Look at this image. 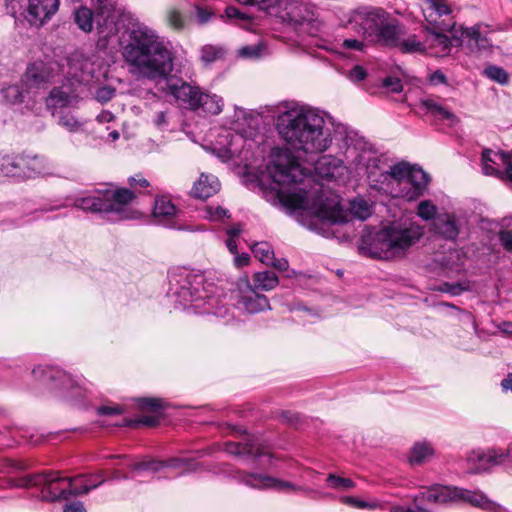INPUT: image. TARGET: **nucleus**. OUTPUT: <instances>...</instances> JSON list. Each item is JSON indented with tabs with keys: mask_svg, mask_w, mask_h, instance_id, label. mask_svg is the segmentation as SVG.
Returning <instances> with one entry per match:
<instances>
[{
	"mask_svg": "<svg viewBox=\"0 0 512 512\" xmlns=\"http://www.w3.org/2000/svg\"><path fill=\"white\" fill-rule=\"evenodd\" d=\"M159 418L157 416H142L137 420L130 421L128 425L132 427H137L139 425H145L149 427H154L158 424Z\"/></svg>",
	"mask_w": 512,
	"mask_h": 512,
	"instance_id": "obj_56",
	"label": "nucleus"
},
{
	"mask_svg": "<svg viewBox=\"0 0 512 512\" xmlns=\"http://www.w3.org/2000/svg\"><path fill=\"white\" fill-rule=\"evenodd\" d=\"M437 207L430 200H423L418 204L417 214L423 220L436 218Z\"/></svg>",
	"mask_w": 512,
	"mask_h": 512,
	"instance_id": "obj_46",
	"label": "nucleus"
},
{
	"mask_svg": "<svg viewBox=\"0 0 512 512\" xmlns=\"http://www.w3.org/2000/svg\"><path fill=\"white\" fill-rule=\"evenodd\" d=\"M57 123L70 133L84 131L85 121L78 119L71 111L60 110L57 115Z\"/></svg>",
	"mask_w": 512,
	"mask_h": 512,
	"instance_id": "obj_36",
	"label": "nucleus"
},
{
	"mask_svg": "<svg viewBox=\"0 0 512 512\" xmlns=\"http://www.w3.org/2000/svg\"><path fill=\"white\" fill-rule=\"evenodd\" d=\"M510 155V152H498L485 149L481 157L483 173L488 176L504 179V173L500 167L506 166L507 162H509Z\"/></svg>",
	"mask_w": 512,
	"mask_h": 512,
	"instance_id": "obj_28",
	"label": "nucleus"
},
{
	"mask_svg": "<svg viewBox=\"0 0 512 512\" xmlns=\"http://www.w3.org/2000/svg\"><path fill=\"white\" fill-rule=\"evenodd\" d=\"M124 412L119 405H102L97 408L98 415H120Z\"/></svg>",
	"mask_w": 512,
	"mask_h": 512,
	"instance_id": "obj_57",
	"label": "nucleus"
},
{
	"mask_svg": "<svg viewBox=\"0 0 512 512\" xmlns=\"http://www.w3.org/2000/svg\"><path fill=\"white\" fill-rule=\"evenodd\" d=\"M321 211L332 224L348 223L352 217L364 221L371 215V207L364 199H355L350 202L349 212L343 209L339 199L335 196V200L330 204H322Z\"/></svg>",
	"mask_w": 512,
	"mask_h": 512,
	"instance_id": "obj_17",
	"label": "nucleus"
},
{
	"mask_svg": "<svg viewBox=\"0 0 512 512\" xmlns=\"http://www.w3.org/2000/svg\"><path fill=\"white\" fill-rule=\"evenodd\" d=\"M461 39L471 51L487 54L491 51L492 41L487 37L486 32L481 31L479 25L463 28L460 27Z\"/></svg>",
	"mask_w": 512,
	"mask_h": 512,
	"instance_id": "obj_27",
	"label": "nucleus"
},
{
	"mask_svg": "<svg viewBox=\"0 0 512 512\" xmlns=\"http://www.w3.org/2000/svg\"><path fill=\"white\" fill-rule=\"evenodd\" d=\"M433 230L447 240H455L459 235L458 219L454 214H439L433 222Z\"/></svg>",
	"mask_w": 512,
	"mask_h": 512,
	"instance_id": "obj_31",
	"label": "nucleus"
},
{
	"mask_svg": "<svg viewBox=\"0 0 512 512\" xmlns=\"http://www.w3.org/2000/svg\"><path fill=\"white\" fill-rule=\"evenodd\" d=\"M240 4L255 6L293 30L299 36H315L321 23L313 6L299 0H236Z\"/></svg>",
	"mask_w": 512,
	"mask_h": 512,
	"instance_id": "obj_7",
	"label": "nucleus"
},
{
	"mask_svg": "<svg viewBox=\"0 0 512 512\" xmlns=\"http://www.w3.org/2000/svg\"><path fill=\"white\" fill-rule=\"evenodd\" d=\"M67 74L75 84H89L94 78L93 63L84 55L76 53L68 59Z\"/></svg>",
	"mask_w": 512,
	"mask_h": 512,
	"instance_id": "obj_23",
	"label": "nucleus"
},
{
	"mask_svg": "<svg viewBox=\"0 0 512 512\" xmlns=\"http://www.w3.org/2000/svg\"><path fill=\"white\" fill-rule=\"evenodd\" d=\"M468 462L477 464L473 473L487 471L494 466L507 463L512 468V444L505 449L491 448L485 451H473L468 457Z\"/></svg>",
	"mask_w": 512,
	"mask_h": 512,
	"instance_id": "obj_19",
	"label": "nucleus"
},
{
	"mask_svg": "<svg viewBox=\"0 0 512 512\" xmlns=\"http://www.w3.org/2000/svg\"><path fill=\"white\" fill-rule=\"evenodd\" d=\"M63 512H86V508L81 501H73L65 504Z\"/></svg>",
	"mask_w": 512,
	"mask_h": 512,
	"instance_id": "obj_62",
	"label": "nucleus"
},
{
	"mask_svg": "<svg viewBox=\"0 0 512 512\" xmlns=\"http://www.w3.org/2000/svg\"><path fill=\"white\" fill-rule=\"evenodd\" d=\"M115 95V89L104 86L97 89L95 98L100 103H106L110 101Z\"/></svg>",
	"mask_w": 512,
	"mask_h": 512,
	"instance_id": "obj_54",
	"label": "nucleus"
},
{
	"mask_svg": "<svg viewBox=\"0 0 512 512\" xmlns=\"http://www.w3.org/2000/svg\"><path fill=\"white\" fill-rule=\"evenodd\" d=\"M220 189L218 178L212 174L202 173L194 183L192 195L199 199H206L216 194Z\"/></svg>",
	"mask_w": 512,
	"mask_h": 512,
	"instance_id": "obj_32",
	"label": "nucleus"
},
{
	"mask_svg": "<svg viewBox=\"0 0 512 512\" xmlns=\"http://www.w3.org/2000/svg\"><path fill=\"white\" fill-rule=\"evenodd\" d=\"M356 136L360 137L356 133H347L342 140V144L339 146L340 153L343 156V159H339L333 155H323L319 157L314 165L315 173L318 177L333 180L343 174L344 170H349L350 172H354L358 176V172L354 169L348 162L345 156V151L348 147L346 141L348 137Z\"/></svg>",
	"mask_w": 512,
	"mask_h": 512,
	"instance_id": "obj_18",
	"label": "nucleus"
},
{
	"mask_svg": "<svg viewBox=\"0 0 512 512\" xmlns=\"http://www.w3.org/2000/svg\"><path fill=\"white\" fill-rule=\"evenodd\" d=\"M344 27L350 28L369 44L392 45L397 43L401 32L399 21L384 9L362 6L352 10Z\"/></svg>",
	"mask_w": 512,
	"mask_h": 512,
	"instance_id": "obj_6",
	"label": "nucleus"
},
{
	"mask_svg": "<svg viewBox=\"0 0 512 512\" xmlns=\"http://www.w3.org/2000/svg\"><path fill=\"white\" fill-rule=\"evenodd\" d=\"M128 182L132 187H136V186L147 187L149 185V182L145 178L141 177L140 175L130 177Z\"/></svg>",
	"mask_w": 512,
	"mask_h": 512,
	"instance_id": "obj_64",
	"label": "nucleus"
},
{
	"mask_svg": "<svg viewBox=\"0 0 512 512\" xmlns=\"http://www.w3.org/2000/svg\"><path fill=\"white\" fill-rule=\"evenodd\" d=\"M138 406L142 410L158 412L162 408V403L155 398H141L138 400Z\"/></svg>",
	"mask_w": 512,
	"mask_h": 512,
	"instance_id": "obj_52",
	"label": "nucleus"
},
{
	"mask_svg": "<svg viewBox=\"0 0 512 512\" xmlns=\"http://www.w3.org/2000/svg\"><path fill=\"white\" fill-rule=\"evenodd\" d=\"M164 461V469L169 468L178 470L180 474L194 472L198 469L199 464L193 458L187 457H170Z\"/></svg>",
	"mask_w": 512,
	"mask_h": 512,
	"instance_id": "obj_37",
	"label": "nucleus"
},
{
	"mask_svg": "<svg viewBox=\"0 0 512 512\" xmlns=\"http://www.w3.org/2000/svg\"><path fill=\"white\" fill-rule=\"evenodd\" d=\"M4 98L13 104L21 103L26 99L34 98L31 92L26 91V87L23 86L22 81L20 84L10 85L3 89Z\"/></svg>",
	"mask_w": 512,
	"mask_h": 512,
	"instance_id": "obj_39",
	"label": "nucleus"
},
{
	"mask_svg": "<svg viewBox=\"0 0 512 512\" xmlns=\"http://www.w3.org/2000/svg\"><path fill=\"white\" fill-rule=\"evenodd\" d=\"M103 481L98 484H86L83 487H78L74 484L73 478L61 477L58 472H41L19 478L15 486L21 488L41 487L43 499L56 501L68 499L70 496L88 494L91 490L100 486Z\"/></svg>",
	"mask_w": 512,
	"mask_h": 512,
	"instance_id": "obj_9",
	"label": "nucleus"
},
{
	"mask_svg": "<svg viewBox=\"0 0 512 512\" xmlns=\"http://www.w3.org/2000/svg\"><path fill=\"white\" fill-rule=\"evenodd\" d=\"M20 168L17 157L2 156L0 157V176L19 177Z\"/></svg>",
	"mask_w": 512,
	"mask_h": 512,
	"instance_id": "obj_41",
	"label": "nucleus"
},
{
	"mask_svg": "<svg viewBox=\"0 0 512 512\" xmlns=\"http://www.w3.org/2000/svg\"><path fill=\"white\" fill-rule=\"evenodd\" d=\"M235 306L248 313H258L269 308L267 297L258 292V290H236Z\"/></svg>",
	"mask_w": 512,
	"mask_h": 512,
	"instance_id": "obj_26",
	"label": "nucleus"
},
{
	"mask_svg": "<svg viewBox=\"0 0 512 512\" xmlns=\"http://www.w3.org/2000/svg\"><path fill=\"white\" fill-rule=\"evenodd\" d=\"M125 24L119 38L121 57L128 72L138 80H167L174 68L170 43L153 27L126 11L117 0H97V31L108 39Z\"/></svg>",
	"mask_w": 512,
	"mask_h": 512,
	"instance_id": "obj_1",
	"label": "nucleus"
},
{
	"mask_svg": "<svg viewBox=\"0 0 512 512\" xmlns=\"http://www.w3.org/2000/svg\"><path fill=\"white\" fill-rule=\"evenodd\" d=\"M420 106L438 120L448 121L451 124L458 122V118L447 108L440 105L435 99H421Z\"/></svg>",
	"mask_w": 512,
	"mask_h": 512,
	"instance_id": "obj_34",
	"label": "nucleus"
},
{
	"mask_svg": "<svg viewBox=\"0 0 512 512\" xmlns=\"http://www.w3.org/2000/svg\"><path fill=\"white\" fill-rule=\"evenodd\" d=\"M164 305L175 310L195 314H213L226 317L227 309L220 306V300L212 290H170L166 293Z\"/></svg>",
	"mask_w": 512,
	"mask_h": 512,
	"instance_id": "obj_10",
	"label": "nucleus"
},
{
	"mask_svg": "<svg viewBox=\"0 0 512 512\" xmlns=\"http://www.w3.org/2000/svg\"><path fill=\"white\" fill-rule=\"evenodd\" d=\"M447 31L427 26L425 51L428 50L431 55L442 57L449 53L452 46L463 44V39H461V35H457V30H455V33H452L451 37L445 34Z\"/></svg>",
	"mask_w": 512,
	"mask_h": 512,
	"instance_id": "obj_21",
	"label": "nucleus"
},
{
	"mask_svg": "<svg viewBox=\"0 0 512 512\" xmlns=\"http://www.w3.org/2000/svg\"><path fill=\"white\" fill-rule=\"evenodd\" d=\"M264 47L261 44L244 46L239 50V54L245 58H258L261 56Z\"/></svg>",
	"mask_w": 512,
	"mask_h": 512,
	"instance_id": "obj_53",
	"label": "nucleus"
},
{
	"mask_svg": "<svg viewBox=\"0 0 512 512\" xmlns=\"http://www.w3.org/2000/svg\"><path fill=\"white\" fill-rule=\"evenodd\" d=\"M205 213L206 218L211 221H220L225 217H230L229 211L220 206H207Z\"/></svg>",
	"mask_w": 512,
	"mask_h": 512,
	"instance_id": "obj_50",
	"label": "nucleus"
},
{
	"mask_svg": "<svg viewBox=\"0 0 512 512\" xmlns=\"http://www.w3.org/2000/svg\"><path fill=\"white\" fill-rule=\"evenodd\" d=\"M95 12L87 7H80L74 13L75 23L84 32H90L97 20V0H92Z\"/></svg>",
	"mask_w": 512,
	"mask_h": 512,
	"instance_id": "obj_35",
	"label": "nucleus"
},
{
	"mask_svg": "<svg viewBox=\"0 0 512 512\" xmlns=\"http://www.w3.org/2000/svg\"><path fill=\"white\" fill-rule=\"evenodd\" d=\"M178 214L179 210H177L168 196H158L155 198L153 208L155 223L167 228H179L176 223Z\"/></svg>",
	"mask_w": 512,
	"mask_h": 512,
	"instance_id": "obj_25",
	"label": "nucleus"
},
{
	"mask_svg": "<svg viewBox=\"0 0 512 512\" xmlns=\"http://www.w3.org/2000/svg\"><path fill=\"white\" fill-rule=\"evenodd\" d=\"M366 71L363 67L356 65L349 71V78L354 82H360L366 78Z\"/></svg>",
	"mask_w": 512,
	"mask_h": 512,
	"instance_id": "obj_59",
	"label": "nucleus"
},
{
	"mask_svg": "<svg viewBox=\"0 0 512 512\" xmlns=\"http://www.w3.org/2000/svg\"><path fill=\"white\" fill-rule=\"evenodd\" d=\"M346 143L347 162L360 176H366L372 187L408 201L424 194L429 178L420 167L405 162L388 166L386 158L363 137L350 136Z\"/></svg>",
	"mask_w": 512,
	"mask_h": 512,
	"instance_id": "obj_2",
	"label": "nucleus"
},
{
	"mask_svg": "<svg viewBox=\"0 0 512 512\" xmlns=\"http://www.w3.org/2000/svg\"><path fill=\"white\" fill-rule=\"evenodd\" d=\"M224 450L233 455L250 456L253 458L268 455L263 450L259 439L255 436H247L243 442H227L225 443Z\"/></svg>",
	"mask_w": 512,
	"mask_h": 512,
	"instance_id": "obj_29",
	"label": "nucleus"
},
{
	"mask_svg": "<svg viewBox=\"0 0 512 512\" xmlns=\"http://www.w3.org/2000/svg\"><path fill=\"white\" fill-rule=\"evenodd\" d=\"M501 245L509 252H512V231H502L499 235Z\"/></svg>",
	"mask_w": 512,
	"mask_h": 512,
	"instance_id": "obj_61",
	"label": "nucleus"
},
{
	"mask_svg": "<svg viewBox=\"0 0 512 512\" xmlns=\"http://www.w3.org/2000/svg\"><path fill=\"white\" fill-rule=\"evenodd\" d=\"M485 74L488 78L496 81L499 84H506L509 80L508 73L501 67L489 66L485 69Z\"/></svg>",
	"mask_w": 512,
	"mask_h": 512,
	"instance_id": "obj_47",
	"label": "nucleus"
},
{
	"mask_svg": "<svg viewBox=\"0 0 512 512\" xmlns=\"http://www.w3.org/2000/svg\"><path fill=\"white\" fill-rule=\"evenodd\" d=\"M223 49L214 45H204L200 51V59L206 63H212L222 57Z\"/></svg>",
	"mask_w": 512,
	"mask_h": 512,
	"instance_id": "obj_45",
	"label": "nucleus"
},
{
	"mask_svg": "<svg viewBox=\"0 0 512 512\" xmlns=\"http://www.w3.org/2000/svg\"><path fill=\"white\" fill-rule=\"evenodd\" d=\"M368 42L364 40L363 38L357 39V38H346L342 41L340 44V47L344 50H354V51H360L364 52L367 48Z\"/></svg>",
	"mask_w": 512,
	"mask_h": 512,
	"instance_id": "obj_49",
	"label": "nucleus"
},
{
	"mask_svg": "<svg viewBox=\"0 0 512 512\" xmlns=\"http://www.w3.org/2000/svg\"><path fill=\"white\" fill-rule=\"evenodd\" d=\"M7 13L35 27L44 25L58 11L60 0H5Z\"/></svg>",
	"mask_w": 512,
	"mask_h": 512,
	"instance_id": "obj_14",
	"label": "nucleus"
},
{
	"mask_svg": "<svg viewBox=\"0 0 512 512\" xmlns=\"http://www.w3.org/2000/svg\"><path fill=\"white\" fill-rule=\"evenodd\" d=\"M277 110L275 128L288 150L299 157L314 156L331 146L332 130L322 111L296 101H284Z\"/></svg>",
	"mask_w": 512,
	"mask_h": 512,
	"instance_id": "obj_3",
	"label": "nucleus"
},
{
	"mask_svg": "<svg viewBox=\"0 0 512 512\" xmlns=\"http://www.w3.org/2000/svg\"><path fill=\"white\" fill-rule=\"evenodd\" d=\"M255 288H275L278 285V277L273 271H263L255 274Z\"/></svg>",
	"mask_w": 512,
	"mask_h": 512,
	"instance_id": "obj_43",
	"label": "nucleus"
},
{
	"mask_svg": "<svg viewBox=\"0 0 512 512\" xmlns=\"http://www.w3.org/2000/svg\"><path fill=\"white\" fill-rule=\"evenodd\" d=\"M167 21L174 29H182L184 27L183 16L176 10H170L168 12Z\"/></svg>",
	"mask_w": 512,
	"mask_h": 512,
	"instance_id": "obj_55",
	"label": "nucleus"
},
{
	"mask_svg": "<svg viewBox=\"0 0 512 512\" xmlns=\"http://www.w3.org/2000/svg\"><path fill=\"white\" fill-rule=\"evenodd\" d=\"M326 482L332 489L348 491L355 487V483L350 478H344L335 474H329Z\"/></svg>",
	"mask_w": 512,
	"mask_h": 512,
	"instance_id": "obj_44",
	"label": "nucleus"
},
{
	"mask_svg": "<svg viewBox=\"0 0 512 512\" xmlns=\"http://www.w3.org/2000/svg\"><path fill=\"white\" fill-rule=\"evenodd\" d=\"M168 281L171 287L177 288H210L217 286L221 279L210 271L174 267L168 272Z\"/></svg>",
	"mask_w": 512,
	"mask_h": 512,
	"instance_id": "obj_16",
	"label": "nucleus"
},
{
	"mask_svg": "<svg viewBox=\"0 0 512 512\" xmlns=\"http://www.w3.org/2000/svg\"><path fill=\"white\" fill-rule=\"evenodd\" d=\"M404 32L401 28V32L398 35L397 43L392 45H387L388 47H398L402 52L405 53H414V52H424L425 51V40L423 42L419 41L415 35L409 36L407 39H401Z\"/></svg>",
	"mask_w": 512,
	"mask_h": 512,
	"instance_id": "obj_38",
	"label": "nucleus"
},
{
	"mask_svg": "<svg viewBox=\"0 0 512 512\" xmlns=\"http://www.w3.org/2000/svg\"><path fill=\"white\" fill-rule=\"evenodd\" d=\"M77 102L78 95L74 83L54 87L46 98V105L52 111L53 116H56L64 108L73 107Z\"/></svg>",
	"mask_w": 512,
	"mask_h": 512,
	"instance_id": "obj_22",
	"label": "nucleus"
},
{
	"mask_svg": "<svg viewBox=\"0 0 512 512\" xmlns=\"http://www.w3.org/2000/svg\"><path fill=\"white\" fill-rule=\"evenodd\" d=\"M344 503L352 506V507H355V508H358V509H375L378 507V503L373 501V502H367V501H364V500H361V499H358L356 497H353V496H347L344 498Z\"/></svg>",
	"mask_w": 512,
	"mask_h": 512,
	"instance_id": "obj_51",
	"label": "nucleus"
},
{
	"mask_svg": "<svg viewBox=\"0 0 512 512\" xmlns=\"http://www.w3.org/2000/svg\"><path fill=\"white\" fill-rule=\"evenodd\" d=\"M73 479H74V484H76L78 487H83L86 484H88V485L98 484L100 481L105 480L103 471H99L96 474L89 475V476L78 475V476L74 477ZM104 482L105 481H103L101 484H103Z\"/></svg>",
	"mask_w": 512,
	"mask_h": 512,
	"instance_id": "obj_48",
	"label": "nucleus"
},
{
	"mask_svg": "<svg viewBox=\"0 0 512 512\" xmlns=\"http://www.w3.org/2000/svg\"><path fill=\"white\" fill-rule=\"evenodd\" d=\"M423 235L422 228L409 221H394L384 225L371 238L362 239L361 248L371 257L390 260L406 255Z\"/></svg>",
	"mask_w": 512,
	"mask_h": 512,
	"instance_id": "obj_5",
	"label": "nucleus"
},
{
	"mask_svg": "<svg viewBox=\"0 0 512 512\" xmlns=\"http://www.w3.org/2000/svg\"><path fill=\"white\" fill-rule=\"evenodd\" d=\"M240 481L252 488H273L279 491H288L294 488L293 484L281 481L263 474L241 473Z\"/></svg>",
	"mask_w": 512,
	"mask_h": 512,
	"instance_id": "obj_30",
	"label": "nucleus"
},
{
	"mask_svg": "<svg viewBox=\"0 0 512 512\" xmlns=\"http://www.w3.org/2000/svg\"><path fill=\"white\" fill-rule=\"evenodd\" d=\"M130 467L136 472L149 471L151 473H158L164 470V461L155 458H145L130 464Z\"/></svg>",
	"mask_w": 512,
	"mask_h": 512,
	"instance_id": "obj_40",
	"label": "nucleus"
},
{
	"mask_svg": "<svg viewBox=\"0 0 512 512\" xmlns=\"http://www.w3.org/2000/svg\"><path fill=\"white\" fill-rule=\"evenodd\" d=\"M196 10H197L198 21L201 24L207 23L212 16V14L209 11H207L206 9H204L202 7L197 6Z\"/></svg>",
	"mask_w": 512,
	"mask_h": 512,
	"instance_id": "obj_63",
	"label": "nucleus"
},
{
	"mask_svg": "<svg viewBox=\"0 0 512 512\" xmlns=\"http://www.w3.org/2000/svg\"><path fill=\"white\" fill-rule=\"evenodd\" d=\"M267 171L274 183L279 186L276 189L279 202L291 210L301 209L305 204L307 191L300 185L308 176L297 159L288 151L278 149L267 165Z\"/></svg>",
	"mask_w": 512,
	"mask_h": 512,
	"instance_id": "obj_4",
	"label": "nucleus"
},
{
	"mask_svg": "<svg viewBox=\"0 0 512 512\" xmlns=\"http://www.w3.org/2000/svg\"><path fill=\"white\" fill-rule=\"evenodd\" d=\"M415 502L427 501L430 503L445 504L449 502L468 503L474 507L487 511H494L497 504L490 500L480 491L468 490L457 486L435 485L426 488L418 493L414 499Z\"/></svg>",
	"mask_w": 512,
	"mask_h": 512,
	"instance_id": "obj_13",
	"label": "nucleus"
},
{
	"mask_svg": "<svg viewBox=\"0 0 512 512\" xmlns=\"http://www.w3.org/2000/svg\"><path fill=\"white\" fill-rule=\"evenodd\" d=\"M20 178H36L50 175L52 167L44 157L35 155L18 156Z\"/></svg>",
	"mask_w": 512,
	"mask_h": 512,
	"instance_id": "obj_24",
	"label": "nucleus"
},
{
	"mask_svg": "<svg viewBox=\"0 0 512 512\" xmlns=\"http://www.w3.org/2000/svg\"><path fill=\"white\" fill-rule=\"evenodd\" d=\"M135 198L134 192L127 188L94 189L75 197L73 206L86 212L104 214L113 221L137 219L140 213L129 208Z\"/></svg>",
	"mask_w": 512,
	"mask_h": 512,
	"instance_id": "obj_8",
	"label": "nucleus"
},
{
	"mask_svg": "<svg viewBox=\"0 0 512 512\" xmlns=\"http://www.w3.org/2000/svg\"><path fill=\"white\" fill-rule=\"evenodd\" d=\"M434 448L430 442H416L410 449L408 460L413 466L422 465L434 456Z\"/></svg>",
	"mask_w": 512,
	"mask_h": 512,
	"instance_id": "obj_33",
	"label": "nucleus"
},
{
	"mask_svg": "<svg viewBox=\"0 0 512 512\" xmlns=\"http://www.w3.org/2000/svg\"><path fill=\"white\" fill-rule=\"evenodd\" d=\"M383 84L385 87L395 93H398L402 90V83L399 78L387 77L384 79Z\"/></svg>",
	"mask_w": 512,
	"mask_h": 512,
	"instance_id": "obj_60",
	"label": "nucleus"
},
{
	"mask_svg": "<svg viewBox=\"0 0 512 512\" xmlns=\"http://www.w3.org/2000/svg\"><path fill=\"white\" fill-rule=\"evenodd\" d=\"M35 380L41 382L61 397L75 404L81 403L89 393L87 384L75 379L64 370L54 366H37L32 370Z\"/></svg>",
	"mask_w": 512,
	"mask_h": 512,
	"instance_id": "obj_12",
	"label": "nucleus"
},
{
	"mask_svg": "<svg viewBox=\"0 0 512 512\" xmlns=\"http://www.w3.org/2000/svg\"><path fill=\"white\" fill-rule=\"evenodd\" d=\"M423 13L427 26L440 30L455 29V22L451 16L452 10L446 0H425Z\"/></svg>",
	"mask_w": 512,
	"mask_h": 512,
	"instance_id": "obj_20",
	"label": "nucleus"
},
{
	"mask_svg": "<svg viewBox=\"0 0 512 512\" xmlns=\"http://www.w3.org/2000/svg\"><path fill=\"white\" fill-rule=\"evenodd\" d=\"M252 252L256 258H258L262 263L267 264L273 261L274 252L272 247L267 242H258L255 243L252 247Z\"/></svg>",
	"mask_w": 512,
	"mask_h": 512,
	"instance_id": "obj_42",
	"label": "nucleus"
},
{
	"mask_svg": "<svg viewBox=\"0 0 512 512\" xmlns=\"http://www.w3.org/2000/svg\"><path fill=\"white\" fill-rule=\"evenodd\" d=\"M59 72L60 66L56 62L35 61L27 66L22 84L35 97L40 90H45L59 79Z\"/></svg>",
	"mask_w": 512,
	"mask_h": 512,
	"instance_id": "obj_15",
	"label": "nucleus"
},
{
	"mask_svg": "<svg viewBox=\"0 0 512 512\" xmlns=\"http://www.w3.org/2000/svg\"><path fill=\"white\" fill-rule=\"evenodd\" d=\"M165 81L168 93L175 98L180 106L190 110L201 109L212 115L222 112L224 102L220 96L204 92L198 86H193L171 75Z\"/></svg>",
	"mask_w": 512,
	"mask_h": 512,
	"instance_id": "obj_11",
	"label": "nucleus"
},
{
	"mask_svg": "<svg viewBox=\"0 0 512 512\" xmlns=\"http://www.w3.org/2000/svg\"><path fill=\"white\" fill-rule=\"evenodd\" d=\"M153 124L159 129H165L168 126V118L166 111H158L154 114Z\"/></svg>",
	"mask_w": 512,
	"mask_h": 512,
	"instance_id": "obj_58",
	"label": "nucleus"
}]
</instances>
